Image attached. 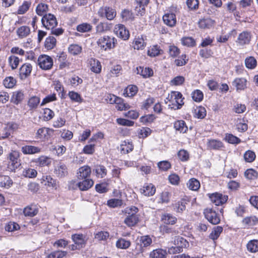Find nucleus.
I'll return each mask as SVG.
<instances>
[{"mask_svg": "<svg viewBox=\"0 0 258 258\" xmlns=\"http://www.w3.org/2000/svg\"><path fill=\"white\" fill-rule=\"evenodd\" d=\"M166 100L170 103L168 105L169 107L174 109L180 108L184 104L182 95L177 91L171 92L166 97Z\"/></svg>", "mask_w": 258, "mask_h": 258, "instance_id": "obj_1", "label": "nucleus"}, {"mask_svg": "<svg viewBox=\"0 0 258 258\" xmlns=\"http://www.w3.org/2000/svg\"><path fill=\"white\" fill-rule=\"evenodd\" d=\"M20 153L17 151H12L7 155V169L11 172H15L21 165L20 163Z\"/></svg>", "mask_w": 258, "mask_h": 258, "instance_id": "obj_2", "label": "nucleus"}, {"mask_svg": "<svg viewBox=\"0 0 258 258\" xmlns=\"http://www.w3.org/2000/svg\"><path fill=\"white\" fill-rule=\"evenodd\" d=\"M116 41V40L114 37L105 35L100 37L97 43L102 50L106 51L114 48Z\"/></svg>", "mask_w": 258, "mask_h": 258, "instance_id": "obj_3", "label": "nucleus"}, {"mask_svg": "<svg viewBox=\"0 0 258 258\" xmlns=\"http://www.w3.org/2000/svg\"><path fill=\"white\" fill-rule=\"evenodd\" d=\"M205 218L212 224L216 225L220 223V219L215 211L211 208H207L204 210Z\"/></svg>", "mask_w": 258, "mask_h": 258, "instance_id": "obj_4", "label": "nucleus"}, {"mask_svg": "<svg viewBox=\"0 0 258 258\" xmlns=\"http://www.w3.org/2000/svg\"><path fill=\"white\" fill-rule=\"evenodd\" d=\"M54 173L58 178L66 176L68 174L67 166L61 162L56 163L54 166Z\"/></svg>", "mask_w": 258, "mask_h": 258, "instance_id": "obj_5", "label": "nucleus"}, {"mask_svg": "<svg viewBox=\"0 0 258 258\" xmlns=\"http://www.w3.org/2000/svg\"><path fill=\"white\" fill-rule=\"evenodd\" d=\"M38 65L43 70L50 69L53 65L52 59L46 55H41L38 59Z\"/></svg>", "mask_w": 258, "mask_h": 258, "instance_id": "obj_6", "label": "nucleus"}, {"mask_svg": "<svg viewBox=\"0 0 258 258\" xmlns=\"http://www.w3.org/2000/svg\"><path fill=\"white\" fill-rule=\"evenodd\" d=\"M136 7L134 14L138 16H143L145 14V7L147 6L149 0H135Z\"/></svg>", "mask_w": 258, "mask_h": 258, "instance_id": "obj_7", "label": "nucleus"}, {"mask_svg": "<svg viewBox=\"0 0 258 258\" xmlns=\"http://www.w3.org/2000/svg\"><path fill=\"white\" fill-rule=\"evenodd\" d=\"M211 201L216 206H220L225 204L227 200L228 196L226 195H223L220 193H214L209 196Z\"/></svg>", "mask_w": 258, "mask_h": 258, "instance_id": "obj_8", "label": "nucleus"}, {"mask_svg": "<svg viewBox=\"0 0 258 258\" xmlns=\"http://www.w3.org/2000/svg\"><path fill=\"white\" fill-rule=\"evenodd\" d=\"M114 31L116 35L123 40H127L130 37L128 31L122 24L116 25L114 27Z\"/></svg>", "mask_w": 258, "mask_h": 258, "instance_id": "obj_9", "label": "nucleus"}, {"mask_svg": "<svg viewBox=\"0 0 258 258\" xmlns=\"http://www.w3.org/2000/svg\"><path fill=\"white\" fill-rule=\"evenodd\" d=\"M32 67L31 64L25 63L19 69V77L21 80H24L27 79L31 74Z\"/></svg>", "mask_w": 258, "mask_h": 258, "instance_id": "obj_10", "label": "nucleus"}, {"mask_svg": "<svg viewBox=\"0 0 258 258\" xmlns=\"http://www.w3.org/2000/svg\"><path fill=\"white\" fill-rule=\"evenodd\" d=\"M72 239L81 249L85 247L87 239L83 234H74L72 235Z\"/></svg>", "mask_w": 258, "mask_h": 258, "instance_id": "obj_11", "label": "nucleus"}, {"mask_svg": "<svg viewBox=\"0 0 258 258\" xmlns=\"http://www.w3.org/2000/svg\"><path fill=\"white\" fill-rule=\"evenodd\" d=\"M40 103V98L37 96H30L27 101V105L29 110L34 111L37 108Z\"/></svg>", "mask_w": 258, "mask_h": 258, "instance_id": "obj_12", "label": "nucleus"}, {"mask_svg": "<svg viewBox=\"0 0 258 258\" xmlns=\"http://www.w3.org/2000/svg\"><path fill=\"white\" fill-rule=\"evenodd\" d=\"M41 21L43 25L48 29L53 28L57 24L56 17H42Z\"/></svg>", "mask_w": 258, "mask_h": 258, "instance_id": "obj_13", "label": "nucleus"}, {"mask_svg": "<svg viewBox=\"0 0 258 258\" xmlns=\"http://www.w3.org/2000/svg\"><path fill=\"white\" fill-rule=\"evenodd\" d=\"M98 14L100 16H116V12L112 7L105 6L99 9Z\"/></svg>", "mask_w": 258, "mask_h": 258, "instance_id": "obj_14", "label": "nucleus"}, {"mask_svg": "<svg viewBox=\"0 0 258 258\" xmlns=\"http://www.w3.org/2000/svg\"><path fill=\"white\" fill-rule=\"evenodd\" d=\"M48 10V6L44 3L38 4L36 9V13L39 16H54L50 13L47 14Z\"/></svg>", "mask_w": 258, "mask_h": 258, "instance_id": "obj_15", "label": "nucleus"}, {"mask_svg": "<svg viewBox=\"0 0 258 258\" xmlns=\"http://www.w3.org/2000/svg\"><path fill=\"white\" fill-rule=\"evenodd\" d=\"M91 172V168L88 166H84L80 167L77 172V177L79 179L88 178Z\"/></svg>", "mask_w": 258, "mask_h": 258, "instance_id": "obj_16", "label": "nucleus"}, {"mask_svg": "<svg viewBox=\"0 0 258 258\" xmlns=\"http://www.w3.org/2000/svg\"><path fill=\"white\" fill-rule=\"evenodd\" d=\"M41 151L39 147L31 145H26L21 148V151L25 155L39 153Z\"/></svg>", "mask_w": 258, "mask_h": 258, "instance_id": "obj_17", "label": "nucleus"}, {"mask_svg": "<svg viewBox=\"0 0 258 258\" xmlns=\"http://www.w3.org/2000/svg\"><path fill=\"white\" fill-rule=\"evenodd\" d=\"M156 191V188L152 184H145L140 189V192L142 194L145 196H152Z\"/></svg>", "mask_w": 258, "mask_h": 258, "instance_id": "obj_18", "label": "nucleus"}, {"mask_svg": "<svg viewBox=\"0 0 258 258\" xmlns=\"http://www.w3.org/2000/svg\"><path fill=\"white\" fill-rule=\"evenodd\" d=\"M41 183L49 187H52L55 189L57 187V181L52 178L50 175L43 176L41 179Z\"/></svg>", "mask_w": 258, "mask_h": 258, "instance_id": "obj_19", "label": "nucleus"}, {"mask_svg": "<svg viewBox=\"0 0 258 258\" xmlns=\"http://www.w3.org/2000/svg\"><path fill=\"white\" fill-rule=\"evenodd\" d=\"M247 81L243 78H236L232 82V85L237 91L243 90L246 87Z\"/></svg>", "mask_w": 258, "mask_h": 258, "instance_id": "obj_20", "label": "nucleus"}, {"mask_svg": "<svg viewBox=\"0 0 258 258\" xmlns=\"http://www.w3.org/2000/svg\"><path fill=\"white\" fill-rule=\"evenodd\" d=\"M82 180V181H80L77 183V185L81 190H87L93 185L94 182L91 179L85 178Z\"/></svg>", "mask_w": 258, "mask_h": 258, "instance_id": "obj_21", "label": "nucleus"}, {"mask_svg": "<svg viewBox=\"0 0 258 258\" xmlns=\"http://www.w3.org/2000/svg\"><path fill=\"white\" fill-rule=\"evenodd\" d=\"M161 219L162 222L166 225H174L177 221V218L169 213L163 214Z\"/></svg>", "mask_w": 258, "mask_h": 258, "instance_id": "obj_22", "label": "nucleus"}, {"mask_svg": "<svg viewBox=\"0 0 258 258\" xmlns=\"http://www.w3.org/2000/svg\"><path fill=\"white\" fill-rule=\"evenodd\" d=\"M207 145L208 148L210 150H220L224 147L222 142L214 139L209 140Z\"/></svg>", "mask_w": 258, "mask_h": 258, "instance_id": "obj_23", "label": "nucleus"}, {"mask_svg": "<svg viewBox=\"0 0 258 258\" xmlns=\"http://www.w3.org/2000/svg\"><path fill=\"white\" fill-rule=\"evenodd\" d=\"M214 21L210 17H203L198 22L199 26L202 29H209L212 27Z\"/></svg>", "mask_w": 258, "mask_h": 258, "instance_id": "obj_24", "label": "nucleus"}, {"mask_svg": "<svg viewBox=\"0 0 258 258\" xmlns=\"http://www.w3.org/2000/svg\"><path fill=\"white\" fill-rule=\"evenodd\" d=\"M136 72L137 74H140L145 78H149L153 75L152 69L149 68H144V67H137L136 68Z\"/></svg>", "mask_w": 258, "mask_h": 258, "instance_id": "obj_25", "label": "nucleus"}, {"mask_svg": "<svg viewBox=\"0 0 258 258\" xmlns=\"http://www.w3.org/2000/svg\"><path fill=\"white\" fill-rule=\"evenodd\" d=\"M251 38L250 34L247 31H243L241 33L238 37V42L241 45L247 44Z\"/></svg>", "mask_w": 258, "mask_h": 258, "instance_id": "obj_26", "label": "nucleus"}, {"mask_svg": "<svg viewBox=\"0 0 258 258\" xmlns=\"http://www.w3.org/2000/svg\"><path fill=\"white\" fill-rule=\"evenodd\" d=\"M30 33V29L28 26H21L17 30V34L20 39L27 37Z\"/></svg>", "mask_w": 258, "mask_h": 258, "instance_id": "obj_27", "label": "nucleus"}, {"mask_svg": "<svg viewBox=\"0 0 258 258\" xmlns=\"http://www.w3.org/2000/svg\"><path fill=\"white\" fill-rule=\"evenodd\" d=\"M139 218L137 215H128L124 219V222L128 227L135 226L138 222Z\"/></svg>", "mask_w": 258, "mask_h": 258, "instance_id": "obj_28", "label": "nucleus"}, {"mask_svg": "<svg viewBox=\"0 0 258 258\" xmlns=\"http://www.w3.org/2000/svg\"><path fill=\"white\" fill-rule=\"evenodd\" d=\"M38 210L35 205H31L25 208L23 211L26 216L33 217L37 215Z\"/></svg>", "mask_w": 258, "mask_h": 258, "instance_id": "obj_29", "label": "nucleus"}, {"mask_svg": "<svg viewBox=\"0 0 258 258\" xmlns=\"http://www.w3.org/2000/svg\"><path fill=\"white\" fill-rule=\"evenodd\" d=\"M174 128L180 133H184L187 130V127L183 120H177L174 123Z\"/></svg>", "mask_w": 258, "mask_h": 258, "instance_id": "obj_30", "label": "nucleus"}, {"mask_svg": "<svg viewBox=\"0 0 258 258\" xmlns=\"http://www.w3.org/2000/svg\"><path fill=\"white\" fill-rule=\"evenodd\" d=\"M23 99L24 93L22 91L14 92L12 96V101L16 105L21 103Z\"/></svg>", "mask_w": 258, "mask_h": 258, "instance_id": "obj_31", "label": "nucleus"}, {"mask_svg": "<svg viewBox=\"0 0 258 258\" xmlns=\"http://www.w3.org/2000/svg\"><path fill=\"white\" fill-rule=\"evenodd\" d=\"M174 244L175 245H178L181 249L183 247L185 248L189 246L188 242L185 239L179 236H177L175 237Z\"/></svg>", "mask_w": 258, "mask_h": 258, "instance_id": "obj_32", "label": "nucleus"}, {"mask_svg": "<svg viewBox=\"0 0 258 258\" xmlns=\"http://www.w3.org/2000/svg\"><path fill=\"white\" fill-rule=\"evenodd\" d=\"M133 145L129 141H124L120 145V151L122 154H126L133 151Z\"/></svg>", "mask_w": 258, "mask_h": 258, "instance_id": "obj_33", "label": "nucleus"}, {"mask_svg": "<svg viewBox=\"0 0 258 258\" xmlns=\"http://www.w3.org/2000/svg\"><path fill=\"white\" fill-rule=\"evenodd\" d=\"M138 92V88L135 85H129L124 90L123 95L125 97L134 96Z\"/></svg>", "mask_w": 258, "mask_h": 258, "instance_id": "obj_34", "label": "nucleus"}, {"mask_svg": "<svg viewBox=\"0 0 258 258\" xmlns=\"http://www.w3.org/2000/svg\"><path fill=\"white\" fill-rule=\"evenodd\" d=\"M166 254V250L162 249H156L150 253V256L152 258H165Z\"/></svg>", "mask_w": 258, "mask_h": 258, "instance_id": "obj_35", "label": "nucleus"}, {"mask_svg": "<svg viewBox=\"0 0 258 258\" xmlns=\"http://www.w3.org/2000/svg\"><path fill=\"white\" fill-rule=\"evenodd\" d=\"M56 39L53 36H50L46 38L45 41V47L48 49L50 50L53 49L56 45Z\"/></svg>", "mask_w": 258, "mask_h": 258, "instance_id": "obj_36", "label": "nucleus"}, {"mask_svg": "<svg viewBox=\"0 0 258 258\" xmlns=\"http://www.w3.org/2000/svg\"><path fill=\"white\" fill-rule=\"evenodd\" d=\"M36 162L37 165L43 167L49 165L51 164V161L48 157L41 156L37 159Z\"/></svg>", "mask_w": 258, "mask_h": 258, "instance_id": "obj_37", "label": "nucleus"}, {"mask_svg": "<svg viewBox=\"0 0 258 258\" xmlns=\"http://www.w3.org/2000/svg\"><path fill=\"white\" fill-rule=\"evenodd\" d=\"M138 244H140L141 247H147L149 246L152 242V239L149 235H145L138 238Z\"/></svg>", "mask_w": 258, "mask_h": 258, "instance_id": "obj_38", "label": "nucleus"}, {"mask_svg": "<svg viewBox=\"0 0 258 258\" xmlns=\"http://www.w3.org/2000/svg\"><path fill=\"white\" fill-rule=\"evenodd\" d=\"M12 180L8 176H2L0 177V186L8 188L12 185Z\"/></svg>", "mask_w": 258, "mask_h": 258, "instance_id": "obj_39", "label": "nucleus"}, {"mask_svg": "<svg viewBox=\"0 0 258 258\" xmlns=\"http://www.w3.org/2000/svg\"><path fill=\"white\" fill-rule=\"evenodd\" d=\"M171 193L164 191L161 193L158 198V203L161 204H167L170 202Z\"/></svg>", "mask_w": 258, "mask_h": 258, "instance_id": "obj_40", "label": "nucleus"}, {"mask_svg": "<svg viewBox=\"0 0 258 258\" xmlns=\"http://www.w3.org/2000/svg\"><path fill=\"white\" fill-rule=\"evenodd\" d=\"M131 244L130 240H127L124 238H120L116 242V246L118 248L126 249L128 248Z\"/></svg>", "mask_w": 258, "mask_h": 258, "instance_id": "obj_41", "label": "nucleus"}, {"mask_svg": "<svg viewBox=\"0 0 258 258\" xmlns=\"http://www.w3.org/2000/svg\"><path fill=\"white\" fill-rule=\"evenodd\" d=\"M95 172L98 178H103L107 174L106 168L101 165H97L95 166Z\"/></svg>", "mask_w": 258, "mask_h": 258, "instance_id": "obj_42", "label": "nucleus"}, {"mask_svg": "<svg viewBox=\"0 0 258 258\" xmlns=\"http://www.w3.org/2000/svg\"><path fill=\"white\" fill-rule=\"evenodd\" d=\"M188 188L192 190H197L200 187V182L196 178H191L187 183Z\"/></svg>", "mask_w": 258, "mask_h": 258, "instance_id": "obj_43", "label": "nucleus"}, {"mask_svg": "<svg viewBox=\"0 0 258 258\" xmlns=\"http://www.w3.org/2000/svg\"><path fill=\"white\" fill-rule=\"evenodd\" d=\"M243 158L246 162L251 163L255 160L256 155L253 151L247 150L244 153Z\"/></svg>", "mask_w": 258, "mask_h": 258, "instance_id": "obj_44", "label": "nucleus"}, {"mask_svg": "<svg viewBox=\"0 0 258 258\" xmlns=\"http://www.w3.org/2000/svg\"><path fill=\"white\" fill-rule=\"evenodd\" d=\"M247 250L251 252H256L258 251V240H251L247 244Z\"/></svg>", "mask_w": 258, "mask_h": 258, "instance_id": "obj_45", "label": "nucleus"}, {"mask_svg": "<svg viewBox=\"0 0 258 258\" xmlns=\"http://www.w3.org/2000/svg\"><path fill=\"white\" fill-rule=\"evenodd\" d=\"M91 65L92 66L91 70L92 72L98 74L101 71V65L98 60L92 59L91 60Z\"/></svg>", "mask_w": 258, "mask_h": 258, "instance_id": "obj_46", "label": "nucleus"}, {"mask_svg": "<svg viewBox=\"0 0 258 258\" xmlns=\"http://www.w3.org/2000/svg\"><path fill=\"white\" fill-rule=\"evenodd\" d=\"M8 62L12 70H15L20 62V59L15 55H11L8 58Z\"/></svg>", "mask_w": 258, "mask_h": 258, "instance_id": "obj_47", "label": "nucleus"}, {"mask_svg": "<svg viewBox=\"0 0 258 258\" xmlns=\"http://www.w3.org/2000/svg\"><path fill=\"white\" fill-rule=\"evenodd\" d=\"M223 231V228L221 226H216L213 228V231L210 234V238L213 240L217 239Z\"/></svg>", "mask_w": 258, "mask_h": 258, "instance_id": "obj_48", "label": "nucleus"}, {"mask_svg": "<svg viewBox=\"0 0 258 258\" xmlns=\"http://www.w3.org/2000/svg\"><path fill=\"white\" fill-rule=\"evenodd\" d=\"M67 251L55 250L47 254L46 258H63L67 255Z\"/></svg>", "mask_w": 258, "mask_h": 258, "instance_id": "obj_49", "label": "nucleus"}, {"mask_svg": "<svg viewBox=\"0 0 258 258\" xmlns=\"http://www.w3.org/2000/svg\"><path fill=\"white\" fill-rule=\"evenodd\" d=\"M145 46L146 43L142 37L135 38L134 45L135 49L137 50L143 49Z\"/></svg>", "mask_w": 258, "mask_h": 258, "instance_id": "obj_50", "label": "nucleus"}, {"mask_svg": "<svg viewBox=\"0 0 258 258\" xmlns=\"http://www.w3.org/2000/svg\"><path fill=\"white\" fill-rule=\"evenodd\" d=\"M258 222V219L255 216H252L245 218L243 220V223L247 226H253Z\"/></svg>", "mask_w": 258, "mask_h": 258, "instance_id": "obj_51", "label": "nucleus"}, {"mask_svg": "<svg viewBox=\"0 0 258 258\" xmlns=\"http://www.w3.org/2000/svg\"><path fill=\"white\" fill-rule=\"evenodd\" d=\"M82 47L78 44H71L68 48L69 52L73 55H78L82 51Z\"/></svg>", "mask_w": 258, "mask_h": 258, "instance_id": "obj_52", "label": "nucleus"}, {"mask_svg": "<svg viewBox=\"0 0 258 258\" xmlns=\"http://www.w3.org/2000/svg\"><path fill=\"white\" fill-rule=\"evenodd\" d=\"M181 41L182 45L187 47H193L196 45V41L190 37H183Z\"/></svg>", "mask_w": 258, "mask_h": 258, "instance_id": "obj_53", "label": "nucleus"}, {"mask_svg": "<svg viewBox=\"0 0 258 258\" xmlns=\"http://www.w3.org/2000/svg\"><path fill=\"white\" fill-rule=\"evenodd\" d=\"M162 51L158 45H154L148 51V54L151 57H155L161 53Z\"/></svg>", "mask_w": 258, "mask_h": 258, "instance_id": "obj_54", "label": "nucleus"}, {"mask_svg": "<svg viewBox=\"0 0 258 258\" xmlns=\"http://www.w3.org/2000/svg\"><path fill=\"white\" fill-rule=\"evenodd\" d=\"M37 172L36 170L31 168L25 169L23 171L22 175L28 178H34L37 176Z\"/></svg>", "mask_w": 258, "mask_h": 258, "instance_id": "obj_55", "label": "nucleus"}, {"mask_svg": "<svg viewBox=\"0 0 258 258\" xmlns=\"http://www.w3.org/2000/svg\"><path fill=\"white\" fill-rule=\"evenodd\" d=\"M206 115V110L203 107L200 106L195 109V116L198 118L203 119Z\"/></svg>", "mask_w": 258, "mask_h": 258, "instance_id": "obj_56", "label": "nucleus"}, {"mask_svg": "<svg viewBox=\"0 0 258 258\" xmlns=\"http://www.w3.org/2000/svg\"><path fill=\"white\" fill-rule=\"evenodd\" d=\"M244 176L248 179H254L257 178L258 173L252 168L248 169L245 171Z\"/></svg>", "mask_w": 258, "mask_h": 258, "instance_id": "obj_57", "label": "nucleus"}, {"mask_svg": "<svg viewBox=\"0 0 258 258\" xmlns=\"http://www.w3.org/2000/svg\"><path fill=\"white\" fill-rule=\"evenodd\" d=\"M69 97L70 99L74 102H76L78 103H81L83 99L82 98L81 96L79 94L75 91H70L68 94Z\"/></svg>", "mask_w": 258, "mask_h": 258, "instance_id": "obj_58", "label": "nucleus"}, {"mask_svg": "<svg viewBox=\"0 0 258 258\" xmlns=\"http://www.w3.org/2000/svg\"><path fill=\"white\" fill-rule=\"evenodd\" d=\"M186 204L185 201L181 200L180 202L175 204L174 206V210L178 213H181L185 210V204Z\"/></svg>", "mask_w": 258, "mask_h": 258, "instance_id": "obj_59", "label": "nucleus"}, {"mask_svg": "<svg viewBox=\"0 0 258 258\" xmlns=\"http://www.w3.org/2000/svg\"><path fill=\"white\" fill-rule=\"evenodd\" d=\"M245 64L247 68L253 69L256 66V60L253 57L246 58L245 60Z\"/></svg>", "mask_w": 258, "mask_h": 258, "instance_id": "obj_60", "label": "nucleus"}, {"mask_svg": "<svg viewBox=\"0 0 258 258\" xmlns=\"http://www.w3.org/2000/svg\"><path fill=\"white\" fill-rule=\"evenodd\" d=\"M16 83V80L12 77H7L3 81L4 85L8 88H13Z\"/></svg>", "mask_w": 258, "mask_h": 258, "instance_id": "obj_61", "label": "nucleus"}, {"mask_svg": "<svg viewBox=\"0 0 258 258\" xmlns=\"http://www.w3.org/2000/svg\"><path fill=\"white\" fill-rule=\"evenodd\" d=\"M192 99L196 102H201L203 99V94L200 90H196L191 94Z\"/></svg>", "mask_w": 258, "mask_h": 258, "instance_id": "obj_62", "label": "nucleus"}, {"mask_svg": "<svg viewBox=\"0 0 258 258\" xmlns=\"http://www.w3.org/2000/svg\"><path fill=\"white\" fill-rule=\"evenodd\" d=\"M48 130L45 127L38 129L36 134V138L38 139H43L47 135Z\"/></svg>", "mask_w": 258, "mask_h": 258, "instance_id": "obj_63", "label": "nucleus"}, {"mask_svg": "<svg viewBox=\"0 0 258 258\" xmlns=\"http://www.w3.org/2000/svg\"><path fill=\"white\" fill-rule=\"evenodd\" d=\"M168 53L171 57H175L179 54L180 50L175 45H170L168 48Z\"/></svg>", "mask_w": 258, "mask_h": 258, "instance_id": "obj_64", "label": "nucleus"}]
</instances>
